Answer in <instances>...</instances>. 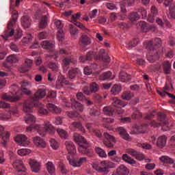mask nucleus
Wrapping results in <instances>:
<instances>
[{
  "instance_id": "f257e3e1",
  "label": "nucleus",
  "mask_w": 175,
  "mask_h": 175,
  "mask_svg": "<svg viewBox=\"0 0 175 175\" xmlns=\"http://www.w3.org/2000/svg\"><path fill=\"white\" fill-rule=\"evenodd\" d=\"M26 131L28 133H33L37 132L39 133L40 136L44 137L46 136V133H49V135H54L55 129L49 122L46 121L42 125L31 124L28 127H27Z\"/></svg>"
},
{
  "instance_id": "f03ea898",
  "label": "nucleus",
  "mask_w": 175,
  "mask_h": 175,
  "mask_svg": "<svg viewBox=\"0 0 175 175\" xmlns=\"http://www.w3.org/2000/svg\"><path fill=\"white\" fill-rule=\"evenodd\" d=\"M124 102L115 97L113 99V103H111V107H105L103 108V113L109 116H112L114 114L120 115L123 113L122 107H124Z\"/></svg>"
},
{
  "instance_id": "7ed1b4c3",
  "label": "nucleus",
  "mask_w": 175,
  "mask_h": 175,
  "mask_svg": "<svg viewBox=\"0 0 175 175\" xmlns=\"http://www.w3.org/2000/svg\"><path fill=\"white\" fill-rule=\"evenodd\" d=\"M74 141L79 145V148H78V150L81 154H86L88 157H91L92 156V153L91 152H88V148L90 146L88 142L85 138L81 136L79 133H74L73 135Z\"/></svg>"
},
{
  "instance_id": "20e7f679",
  "label": "nucleus",
  "mask_w": 175,
  "mask_h": 175,
  "mask_svg": "<svg viewBox=\"0 0 175 175\" xmlns=\"http://www.w3.org/2000/svg\"><path fill=\"white\" fill-rule=\"evenodd\" d=\"M10 89L12 91H13V92H12L13 96H10L7 93L3 94L1 96V98L3 100L8 102H17L21 98L20 94H24V93L22 92L21 90H20V88L16 85H11Z\"/></svg>"
},
{
  "instance_id": "39448f33",
  "label": "nucleus",
  "mask_w": 175,
  "mask_h": 175,
  "mask_svg": "<svg viewBox=\"0 0 175 175\" xmlns=\"http://www.w3.org/2000/svg\"><path fill=\"white\" fill-rule=\"evenodd\" d=\"M33 107H36L38 109V113L40 115H47L49 113L48 109H45V106L43 105L41 103H24L23 111L26 113H32Z\"/></svg>"
},
{
  "instance_id": "423d86ee",
  "label": "nucleus",
  "mask_w": 175,
  "mask_h": 175,
  "mask_svg": "<svg viewBox=\"0 0 175 175\" xmlns=\"http://www.w3.org/2000/svg\"><path fill=\"white\" fill-rule=\"evenodd\" d=\"M58 55H60L62 57L64 58L62 64L64 70L67 71V70L68 69V67H70L71 64H76L75 59L72 58L70 55V53H68L66 51H64V49H60L59 51H56L55 56Z\"/></svg>"
},
{
  "instance_id": "0eeeda50",
  "label": "nucleus",
  "mask_w": 175,
  "mask_h": 175,
  "mask_svg": "<svg viewBox=\"0 0 175 175\" xmlns=\"http://www.w3.org/2000/svg\"><path fill=\"white\" fill-rule=\"evenodd\" d=\"M18 21V14L16 12H14L13 15L12 16V18L10 19L9 23H8L7 29L3 32L2 35V38L5 40H8L10 37L14 36V27L16 25V23Z\"/></svg>"
},
{
  "instance_id": "6e6552de",
  "label": "nucleus",
  "mask_w": 175,
  "mask_h": 175,
  "mask_svg": "<svg viewBox=\"0 0 175 175\" xmlns=\"http://www.w3.org/2000/svg\"><path fill=\"white\" fill-rule=\"evenodd\" d=\"M85 57L88 59V61H91L94 58L96 60H101L106 63H109L110 62V58L108 54L105 53V51L103 49H101L100 51H98V55H95L93 51H90Z\"/></svg>"
},
{
  "instance_id": "1a4fd4ad",
  "label": "nucleus",
  "mask_w": 175,
  "mask_h": 175,
  "mask_svg": "<svg viewBox=\"0 0 175 175\" xmlns=\"http://www.w3.org/2000/svg\"><path fill=\"white\" fill-rule=\"evenodd\" d=\"M63 102L65 107H72V109L75 110L77 113L83 112V105L80 103H77L75 99H71V103L68 102V100L66 99L63 100Z\"/></svg>"
},
{
  "instance_id": "9d476101",
  "label": "nucleus",
  "mask_w": 175,
  "mask_h": 175,
  "mask_svg": "<svg viewBox=\"0 0 175 175\" xmlns=\"http://www.w3.org/2000/svg\"><path fill=\"white\" fill-rule=\"evenodd\" d=\"M46 93V92L45 89H38L35 93L34 96L28 98L25 101L24 104L40 103L38 100L44 98Z\"/></svg>"
},
{
  "instance_id": "9b49d317",
  "label": "nucleus",
  "mask_w": 175,
  "mask_h": 175,
  "mask_svg": "<svg viewBox=\"0 0 175 175\" xmlns=\"http://www.w3.org/2000/svg\"><path fill=\"white\" fill-rule=\"evenodd\" d=\"M92 167L96 171L100 173H105V174H107L108 173V169L112 168V166L110 165V163L109 161H102L101 162V167L98 165L96 163H94Z\"/></svg>"
},
{
  "instance_id": "f8f14e48",
  "label": "nucleus",
  "mask_w": 175,
  "mask_h": 175,
  "mask_svg": "<svg viewBox=\"0 0 175 175\" xmlns=\"http://www.w3.org/2000/svg\"><path fill=\"white\" fill-rule=\"evenodd\" d=\"M162 42L160 38H155L154 41L150 40L148 42H145L144 43V46L146 49L149 51H154L158 49L159 46H161Z\"/></svg>"
},
{
  "instance_id": "ddd939ff",
  "label": "nucleus",
  "mask_w": 175,
  "mask_h": 175,
  "mask_svg": "<svg viewBox=\"0 0 175 175\" xmlns=\"http://www.w3.org/2000/svg\"><path fill=\"white\" fill-rule=\"evenodd\" d=\"M12 165L13 166V167H14L15 170H17V172L19 173V174H25L26 172L24 163L20 159L14 160Z\"/></svg>"
},
{
  "instance_id": "4468645a",
  "label": "nucleus",
  "mask_w": 175,
  "mask_h": 175,
  "mask_svg": "<svg viewBox=\"0 0 175 175\" xmlns=\"http://www.w3.org/2000/svg\"><path fill=\"white\" fill-rule=\"evenodd\" d=\"M103 136L105 137V139H103V144L106 147L112 148L113 147L114 143H116V139L113 135L107 133H105Z\"/></svg>"
},
{
  "instance_id": "2eb2a0df",
  "label": "nucleus",
  "mask_w": 175,
  "mask_h": 175,
  "mask_svg": "<svg viewBox=\"0 0 175 175\" xmlns=\"http://www.w3.org/2000/svg\"><path fill=\"white\" fill-rule=\"evenodd\" d=\"M98 91H99V85L96 82L90 83V88L87 86L83 88V92L85 95H91L92 93H96Z\"/></svg>"
},
{
  "instance_id": "dca6fc26",
  "label": "nucleus",
  "mask_w": 175,
  "mask_h": 175,
  "mask_svg": "<svg viewBox=\"0 0 175 175\" xmlns=\"http://www.w3.org/2000/svg\"><path fill=\"white\" fill-rule=\"evenodd\" d=\"M15 142L18 144L20 146L27 147L29 144L28 137L25 135L19 134L15 137Z\"/></svg>"
},
{
  "instance_id": "f3484780",
  "label": "nucleus",
  "mask_w": 175,
  "mask_h": 175,
  "mask_svg": "<svg viewBox=\"0 0 175 175\" xmlns=\"http://www.w3.org/2000/svg\"><path fill=\"white\" fill-rule=\"evenodd\" d=\"M70 85V82L63 75H59L55 83V88L60 90L64 88V85Z\"/></svg>"
},
{
  "instance_id": "a211bd4d",
  "label": "nucleus",
  "mask_w": 175,
  "mask_h": 175,
  "mask_svg": "<svg viewBox=\"0 0 175 175\" xmlns=\"http://www.w3.org/2000/svg\"><path fill=\"white\" fill-rule=\"evenodd\" d=\"M127 154H130L133 157H135L137 161H143L145 159V156L140 152H137L133 148H129L126 150Z\"/></svg>"
},
{
  "instance_id": "6ab92c4d",
  "label": "nucleus",
  "mask_w": 175,
  "mask_h": 175,
  "mask_svg": "<svg viewBox=\"0 0 175 175\" xmlns=\"http://www.w3.org/2000/svg\"><path fill=\"white\" fill-rule=\"evenodd\" d=\"M21 85V91H22V93L25 95H30L31 92L29 90V88H31L32 87V85L30 83V82L27 81H23L22 82H20Z\"/></svg>"
},
{
  "instance_id": "aec40b11",
  "label": "nucleus",
  "mask_w": 175,
  "mask_h": 175,
  "mask_svg": "<svg viewBox=\"0 0 175 175\" xmlns=\"http://www.w3.org/2000/svg\"><path fill=\"white\" fill-rule=\"evenodd\" d=\"M18 113L16 108L10 110L5 114L0 113V119L1 120H7L10 118L11 116H16Z\"/></svg>"
},
{
  "instance_id": "412c9836",
  "label": "nucleus",
  "mask_w": 175,
  "mask_h": 175,
  "mask_svg": "<svg viewBox=\"0 0 175 175\" xmlns=\"http://www.w3.org/2000/svg\"><path fill=\"white\" fill-rule=\"evenodd\" d=\"M129 169L124 165H120L117 171L113 173L111 175H129Z\"/></svg>"
},
{
  "instance_id": "4be33fe9",
  "label": "nucleus",
  "mask_w": 175,
  "mask_h": 175,
  "mask_svg": "<svg viewBox=\"0 0 175 175\" xmlns=\"http://www.w3.org/2000/svg\"><path fill=\"white\" fill-rule=\"evenodd\" d=\"M29 164H30L32 172L38 173L40 171V163L37 160L30 159Z\"/></svg>"
},
{
  "instance_id": "5701e85b",
  "label": "nucleus",
  "mask_w": 175,
  "mask_h": 175,
  "mask_svg": "<svg viewBox=\"0 0 175 175\" xmlns=\"http://www.w3.org/2000/svg\"><path fill=\"white\" fill-rule=\"evenodd\" d=\"M116 131L121 135V137L124 140L130 141L131 140L129 134L126 132V129L124 127H118L116 129Z\"/></svg>"
},
{
  "instance_id": "b1692460",
  "label": "nucleus",
  "mask_w": 175,
  "mask_h": 175,
  "mask_svg": "<svg viewBox=\"0 0 175 175\" xmlns=\"http://www.w3.org/2000/svg\"><path fill=\"white\" fill-rule=\"evenodd\" d=\"M87 161L86 157H83L81 159H70L69 163L71 164L73 167H79L81 166V164H83L84 162Z\"/></svg>"
},
{
  "instance_id": "393cba45",
  "label": "nucleus",
  "mask_w": 175,
  "mask_h": 175,
  "mask_svg": "<svg viewBox=\"0 0 175 175\" xmlns=\"http://www.w3.org/2000/svg\"><path fill=\"white\" fill-rule=\"evenodd\" d=\"M66 148H67L68 154L74 155L76 153V148L71 141H66L65 142Z\"/></svg>"
},
{
  "instance_id": "a878e982",
  "label": "nucleus",
  "mask_w": 175,
  "mask_h": 175,
  "mask_svg": "<svg viewBox=\"0 0 175 175\" xmlns=\"http://www.w3.org/2000/svg\"><path fill=\"white\" fill-rule=\"evenodd\" d=\"M33 143L36 147H39V148L46 147L45 141L40 137H33Z\"/></svg>"
},
{
  "instance_id": "bb28decb",
  "label": "nucleus",
  "mask_w": 175,
  "mask_h": 175,
  "mask_svg": "<svg viewBox=\"0 0 175 175\" xmlns=\"http://www.w3.org/2000/svg\"><path fill=\"white\" fill-rule=\"evenodd\" d=\"M21 24L24 29L29 28L31 25V19L28 16H24L21 18Z\"/></svg>"
},
{
  "instance_id": "cd10ccee",
  "label": "nucleus",
  "mask_w": 175,
  "mask_h": 175,
  "mask_svg": "<svg viewBox=\"0 0 175 175\" xmlns=\"http://www.w3.org/2000/svg\"><path fill=\"white\" fill-rule=\"evenodd\" d=\"M167 143V137L165 135H161V137L157 139L156 145L157 147L160 148H163V147L165 146Z\"/></svg>"
},
{
  "instance_id": "c85d7f7f",
  "label": "nucleus",
  "mask_w": 175,
  "mask_h": 175,
  "mask_svg": "<svg viewBox=\"0 0 175 175\" xmlns=\"http://www.w3.org/2000/svg\"><path fill=\"white\" fill-rule=\"evenodd\" d=\"M0 133L3 139V144L5 145L10 137V133L8 132L4 131V127L0 125Z\"/></svg>"
},
{
  "instance_id": "c756f323",
  "label": "nucleus",
  "mask_w": 175,
  "mask_h": 175,
  "mask_svg": "<svg viewBox=\"0 0 175 175\" xmlns=\"http://www.w3.org/2000/svg\"><path fill=\"white\" fill-rule=\"evenodd\" d=\"M26 113V116H25V122L28 124H33L36 122V119L31 114L32 113L25 112Z\"/></svg>"
},
{
  "instance_id": "7c9ffc66",
  "label": "nucleus",
  "mask_w": 175,
  "mask_h": 175,
  "mask_svg": "<svg viewBox=\"0 0 175 175\" xmlns=\"http://www.w3.org/2000/svg\"><path fill=\"white\" fill-rule=\"evenodd\" d=\"M46 107L49 111L55 113L56 114H59L62 112V109H60V108L55 106V105L51 103L46 104Z\"/></svg>"
},
{
  "instance_id": "2f4dec72",
  "label": "nucleus",
  "mask_w": 175,
  "mask_h": 175,
  "mask_svg": "<svg viewBox=\"0 0 175 175\" xmlns=\"http://www.w3.org/2000/svg\"><path fill=\"white\" fill-rule=\"evenodd\" d=\"M131 79V75H129L125 72H121L119 75V80L122 83H126L127 81H130Z\"/></svg>"
},
{
  "instance_id": "473e14b6",
  "label": "nucleus",
  "mask_w": 175,
  "mask_h": 175,
  "mask_svg": "<svg viewBox=\"0 0 175 175\" xmlns=\"http://www.w3.org/2000/svg\"><path fill=\"white\" fill-rule=\"evenodd\" d=\"M79 44L81 46L85 47L86 46H88L90 44H91V40L87 36L83 35L80 38Z\"/></svg>"
},
{
  "instance_id": "72a5a7b5",
  "label": "nucleus",
  "mask_w": 175,
  "mask_h": 175,
  "mask_svg": "<svg viewBox=\"0 0 175 175\" xmlns=\"http://www.w3.org/2000/svg\"><path fill=\"white\" fill-rule=\"evenodd\" d=\"M163 73L165 75H170L171 74V64L170 62H164L163 64Z\"/></svg>"
},
{
  "instance_id": "f704fd0d",
  "label": "nucleus",
  "mask_w": 175,
  "mask_h": 175,
  "mask_svg": "<svg viewBox=\"0 0 175 175\" xmlns=\"http://www.w3.org/2000/svg\"><path fill=\"white\" fill-rule=\"evenodd\" d=\"M40 46L44 49L52 50L54 48V44L49 42L48 40H44L40 42Z\"/></svg>"
},
{
  "instance_id": "c9c22d12",
  "label": "nucleus",
  "mask_w": 175,
  "mask_h": 175,
  "mask_svg": "<svg viewBox=\"0 0 175 175\" xmlns=\"http://www.w3.org/2000/svg\"><path fill=\"white\" fill-rule=\"evenodd\" d=\"M141 15L138 14V12H131L129 14V20L131 21L133 23L137 22L139 19H140Z\"/></svg>"
},
{
  "instance_id": "e433bc0d",
  "label": "nucleus",
  "mask_w": 175,
  "mask_h": 175,
  "mask_svg": "<svg viewBox=\"0 0 175 175\" xmlns=\"http://www.w3.org/2000/svg\"><path fill=\"white\" fill-rule=\"evenodd\" d=\"M18 62V58L16 55H10L6 59V62L10 64H16Z\"/></svg>"
},
{
  "instance_id": "4c0bfd02",
  "label": "nucleus",
  "mask_w": 175,
  "mask_h": 175,
  "mask_svg": "<svg viewBox=\"0 0 175 175\" xmlns=\"http://www.w3.org/2000/svg\"><path fill=\"white\" fill-rule=\"evenodd\" d=\"M159 160L165 164H174V161L167 156H161Z\"/></svg>"
},
{
  "instance_id": "58836bf2",
  "label": "nucleus",
  "mask_w": 175,
  "mask_h": 175,
  "mask_svg": "<svg viewBox=\"0 0 175 175\" xmlns=\"http://www.w3.org/2000/svg\"><path fill=\"white\" fill-rule=\"evenodd\" d=\"M123 161H125L128 164H131L132 165H136L137 161L129 157L128 154H123L122 155Z\"/></svg>"
},
{
  "instance_id": "ea45409f",
  "label": "nucleus",
  "mask_w": 175,
  "mask_h": 175,
  "mask_svg": "<svg viewBox=\"0 0 175 175\" xmlns=\"http://www.w3.org/2000/svg\"><path fill=\"white\" fill-rule=\"evenodd\" d=\"M77 74H80V70L78 68H72L68 72V77L70 79H73V78L76 77Z\"/></svg>"
},
{
  "instance_id": "a19ab883",
  "label": "nucleus",
  "mask_w": 175,
  "mask_h": 175,
  "mask_svg": "<svg viewBox=\"0 0 175 175\" xmlns=\"http://www.w3.org/2000/svg\"><path fill=\"white\" fill-rule=\"evenodd\" d=\"M46 168H47V171L49 174L55 175V166H54L53 163L51 161H49L46 163Z\"/></svg>"
},
{
  "instance_id": "79ce46f5",
  "label": "nucleus",
  "mask_w": 175,
  "mask_h": 175,
  "mask_svg": "<svg viewBox=\"0 0 175 175\" xmlns=\"http://www.w3.org/2000/svg\"><path fill=\"white\" fill-rule=\"evenodd\" d=\"M133 112L131 116L132 119H140L142 117V113L137 108L133 109Z\"/></svg>"
},
{
  "instance_id": "37998d69",
  "label": "nucleus",
  "mask_w": 175,
  "mask_h": 175,
  "mask_svg": "<svg viewBox=\"0 0 175 175\" xmlns=\"http://www.w3.org/2000/svg\"><path fill=\"white\" fill-rule=\"evenodd\" d=\"M165 118H166L165 114H164L163 113H159L157 115V120H159V122H163V126H167L168 124V122L167 120H165Z\"/></svg>"
},
{
  "instance_id": "c03bdc74",
  "label": "nucleus",
  "mask_w": 175,
  "mask_h": 175,
  "mask_svg": "<svg viewBox=\"0 0 175 175\" xmlns=\"http://www.w3.org/2000/svg\"><path fill=\"white\" fill-rule=\"evenodd\" d=\"M111 76H112V72L111 71L105 72L102 75L100 76V80L101 81H105L110 79Z\"/></svg>"
},
{
  "instance_id": "a18cd8bd",
  "label": "nucleus",
  "mask_w": 175,
  "mask_h": 175,
  "mask_svg": "<svg viewBox=\"0 0 175 175\" xmlns=\"http://www.w3.org/2000/svg\"><path fill=\"white\" fill-rule=\"evenodd\" d=\"M47 21H48L47 16H44L41 17L40 24H39L40 29H45L46 27L47 26Z\"/></svg>"
},
{
  "instance_id": "49530a36",
  "label": "nucleus",
  "mask_w": 175,
  "mask_h": 175,
  "mask_svg": "<svg viewBox=\"0 0 175 175\" xmlns=\"http://www.w3.org/2000/svg\"><path fill=\"white\" fill-rule=\"evenodd\" d=\"M121 91V86L118 85H114L111 89V92L113 95H118Z\"/></svg>"
},
{
  "instance_id": "de8ad7c7",
  "label": "nucleus",
  "mask_w": 175,
  "mask_h": 175,
  "mask_svg": "<svg viewBox=\"0 0 175 175\" xmlns=\"http://www.w3.org/2000/svg\"><path fill=\"white\" fill-rule=\"evenodd\" d=\"M57 133L59 134L60 137L64 139H67L68 137V134L67 132L62 129H57Z\"/></svg>"
},
{
  "instance_id": "09e8293b",
  "label": "nucleus",
  "mask_w": 175,
  "mask_h": 175,
  "mask_svg": "<svg viewBox=\"0 0 175 175\" xmlns=\"http://www.w3.org/2000/svg\"><path fill=\"white\" fill-rule=\"evenodd\" d=\"M133 97V93L130 92H123L122 98L126 100H130Z\"/></svg>"
},
{
  "instance_id": "8fccbe9b",
  "label": "nucleus",
  "mask_w": 175,
  "mask_h": 175,
  "mask_svg": "<svg viewBox=\"0 0 175 175\" xmlns=\"http://www.w3.org/2000/svg\"><path fill=\"white\" fill-rule=\"evenodd\" d=\"M72 126L75 127L77 129L79 130L81 132L83 133H85V128L79 122H74L72 123Z\"/></svg>"
},
{
  "instance_id": "3c124183",
  "label": "nucleus",
  "mask_w": 175,
  "mask_h": 175,
  "mask_svg": "<svg viewBox=\"0 0 175 175\" xmlns=\"http://www.w3.org/2000/svg\"><path fill=\"white\" fill-rule=\"evenodd\" d=\"M132 25L131 23H126L124 22L118 23V26L120 29L122 30L128 29L131 27Z\"/></svg>"
},
{
  "instance_id": "603ef678",
  "label": "nucleus",
  "mask_w": 175,
  "mask_h": 175,
  "mask_svg": "<svg viewBox=\"0 0 175 175\" xmlns=\"http://www.w3.org/2000/svg\"><path fill=\"white\" fill-rule=\"evenodd\" d=\"M149 125H150V126H153L154 128H158L159 126H163V129H164L165 126H167L168 124H167V125H163V123H158L155 120H152V121H150V122H149Z\"/></svg>"
},
{
  "instance_id": "864d4df0",
  "label": "nucleus",
  "mask_w": 175,
  "mask_h": 175,
  "mask_svg": "<svg viewBox=\"0 0 175 175\" xmlns=\"http://www.w3.org/2000/svg\"><path fill=\"white\" fill-rule=\"evenodd\" d=\"M139 42V39L135 38L127 44V47L129 49H132L133 47L136 46L138 44Z\"/></svg>"
},
{
  "instance_id": "5fc2aeb1",
  "label": "nucleus",
  "mask_w": 175,
  "mask_h": 175,
  "mask_svg": "<svg viewBox=\"0 0 175 175\" xmlns=\"http://www.w3.org/2000/svg\"><path fill=\"white\" fill-rule=\"evenodd\" d=\"M137 25L139 26L140 29H142L144 32H147V30H148L147 23L144 21L139 22Z\"/></svg>"
},
{
  "instance_id": "6e6d98bb",
  "label": "nucleus",
  "mask_w": 175,
  "mask_h": 175,
  "mask_svg": "<svg viewBox=\"0 0 175 175\" xmlns=\"http://www.w3.org/2000/svg\"><path fill=\"white\" fill-rule=\"evenodd\" d=\"M30 153V150L27 148H22L18 150V154L21 157L26 156L27 154Z\"/></svg>"
},
{
  "instance_id": "4d7b16f0",
  "label": "nucleus",
  "mask_w": 175,
  "mask_h": 175,
  "mask_svg": "<svg viewBox=\"0 0 175 175\" xmlns=\"http://www.w3.org/2000/svg\"><path fill=\"white\" fill-rule=\"evenodd\" d=\"M158 55V53H157V55L155 56H154L153 55H150V53H149L148 55H147L148 61L150 63H154L156 59H159Z\"/></svg>"
},
{
  "instance_id": "13d9d810",
  "label": "nucleus",
  "mask_w": 175,
  "mask_h": 175,
  "mask_svg": "<svg viewBox=\"0 0 175 175\" xmlns=\"http://www.w3.org/2000/svg\"><path fill=\"white\" fill-rule=\"evenodd\" d=\"M49 69L53 72H57L59 66L55 62H49L48 64Z\"/></svg>"
},
{
  "instance_id": "bf43d9fd",
  "label": "nucleus",
  "mask_w": 175,
  "mask_h": 175,
  "mask_svg": "<svg viewBox=\"0 0 175 175\" xmlns=\"http://www.w3.org/2000/svg\"><path fill=\"white\" fill-rule=\"evenodd\" d=\"M96 152L100 156V157H106L107 155L105 152L101 148H96Z\"/></svg>"
},
{
  "instance_id": "052dcab7",
  "label": "nucleus",
  "mask_w": 175,
  "mask_h": 175,
  "mask_svg": "<svg viewBox=\"0 0 175 175\" xmlns=\"http://www.w3.org/2000/svg\"><path fill=\"white\" fill-rule=\"evenodd\" d=\"M89 114L92 118H94V117L99 116L100 113L98 110H96L95 109H90Z\"/></svg>"
},
{
  "instance_id": "680f3d73",
  "label": "nucleus",
  "mask_w": 175,
  "mask_h": 175,
  "mask_svg": "<svg viewBox=\"0 0 175 175\" xmlns=\"http://www.w3.org/2000/svg\"><path fill=\"white\" fill-rule=\"evenodd\" d=\"M51 146L53 150H57L59 148V142L54 139H51Z\"/></svg>"
},
{
  "instance_id": "e2e57ef3",
  "label": "nucleus",
  "mask_w": 175,
  "mask_h": 175,
  "mask_svg": "<svg viewBox=\"0 0 175 175\" xmlns=\"http://www.w3.org/2000/svg\"><path fill=\"white\" fill-rule=\"evenodd\" d=\"M64 38V31L63 30H57V39L59 42H62Z\"/></svg>"
},
{
  "instance_id": "0e129e2a",
  "label": "nucleus",
  "mask_w": 175,
  "mask_h": 175,
  "mask_svg": "<svg viewBox=\"0 0 175 175\" xmlns=\"http://www.w3.org/2000/svg\"><path fill=\"white\" fill-rule=\"evenodd\" d=\"M138 14L142 15L143 18H146L147 17V11L146 9L141 8L138 10Z\"/></svg>"
},
{
  "instance_id": "69168bd1",
  "label": "nucleus",
  "mask_w": 175,
  "mask_h": 175,
  "mask_svg": "<svg viewBox=\"0 0 175 175\" xmlns=\"http://www.w3.org/2000/svg\"><path fill=\"white\" fill-rule=\"evenodd\" d=\"M55 27L59 30H63L64 25L60 20H56L55 21Z\"/></svg>"
},
{
  "instance_id": "338daca9",
  "label": "nucleus",
  "mask_w": 175,
  "mask_h": 175,
  "mask_svg": "<svg viewBox=\"0 0 175 175\" xmlns=\"http://www.w3.org/2000/svg\"><path fill=\"white\" fill-rule=\"evenodd\" d=\"M25 66L31 69V68L33 66V60L30 59L29 58H26L25 59Z\"/></svg>"
},
{
  "instance_id": "774afa93",
  "label": "nucleus",
  "mask_w": 175,
  "mask_h": 175,
  "mask_svg": "<svg viewBox=\"0 0 175 175\" xmlns=\"http://www.w3.org/2000/svg\"><path fill=\"white\" fill-rule=\"evenodd\" d=\"M31 68H28L27 66H25L24 65L21 66L18 68V71L20 73H25L28 72Z\"/></svg>"
}]
</instances>
